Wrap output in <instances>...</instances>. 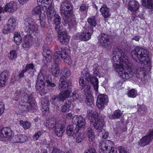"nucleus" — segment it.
I'll return each instance as SVG.
<instances>
[{"label":"nucleus","instance_id":"5701e85b","mask_svg":"<svg viewBox=\"0 0 153 153\" xmlns=\"http://www.w3.org/2000/svg\"><path fill=\"white\" fill-rule=\"evenodd\" d=\"M17 8V5L14 1H10L6 4L4 7L5 11L10 13L14 12Z\"/></svg>","mask_w":153,"mask_h":153},{"label":"nucleus","instance_id":"bf43d9fd","mask_svg":"<svg viewBox=\"0 0 153 153\" xmlns=\"http://www.w3.org/2000/svg\"><path fill=\"white\" fill-rule=\"evenodd\" d=\"M41 133L40 132H38L35 133L33 136V139L35 140H37L41 136Z\"/></svg>","mask_w":153,"mask_h":153},{"label":"nucleus","instance_id":"b1692460","mask_svg":"<svg viewBox=\"0 0 153 153\" xmlns=\"http://www.w3.org/2000/svg\"><path fill=\"white\" fill-rule=\"evenodd\" d=\"M22 46L26 50H28L32 44L33 38L30 36H26L24 37Z\"/></svg>","mask_w":153,"mask_h":153},{"label":"nucleus","instance_id":"37998d69","mask_svg":"<svg viewBox=\"0 0 153 153\" xmlns=\"http://www.w3.org/2000/svg\"><path fill=\"white\" fill-rule=\"evenodd\" d=\"M122 115L120 111H116L113 114H110L109 117L110 119H117L120 117Z\"/></svg>","mask_w":153,"mask_h":153},{"label":"nucleus","instance_id":"4c0bfd02","mask_svg":"<svg viewBox=\"0 0 153 153\" xmlns=\"http://www.w3.org/2000/svg\"><path fill=\"white\" fill-rule=\"evenodd\" d=\"M87 131L88 133V140L90 142H92L94 138V133L93 130L90 128L87 129Z\"/></svg>","mask_w":153,"mask_h":153},{"label":"nucleus","instance_id":"680f3d73","mask_svg":"<svg viewBox=\"0 0 153 153\" xmlns=\"http://www.w3.org/2000/svg\"><path fill=\"white\" fill-rule=\"evenodd\" d=\"M104 45H102V46H103L106 49L108 50L110 49L111 47V44L110 43H108L107 42H105L104 43Z\"/></svg>","mask_w":153,"mask_h":153},{"label":"nucleus","instance_id":"0e129e2a","mask_svg":"<svg viewBox=\"0 0 153 153\" xmlns=\"http://www.w3.org/2000/svg\"><path fill=\"white\" fill-rule=\"evenodd\" d=\"M108 136V133L106 131H103L102 133V138L103 139H105L107 138Z\"/></svg>","mask_w":153,"mask_h":153},{"label":"nucleus","instance_id":"3c124183","mask_svg":"<svg viewBox=\"0 0 153 153\" xmlns=\"http://www.w3.org/2000/svg\"><path fill=\"white\" fill-rule=\"evenodd\" d=\"M71 97L72 98L74 101H76L78 100L79 97L78 94L76 91H74L72 92Z\"/></svg>","mask_w":153,"mask_h":153},{"label":"nucleus","instance_id":"a878e982","mask_svg":"<svg viewBox=\"0 0 153 153\" xmlns=\"http://www.w3.org/2000/svg\"><path fill=\"white\" fill-rule=\"evenodd\" d=\"M139 7V3L135 0H130L128 3V10L131 12H134L138 10Z\"/></svg>","mask_w":153,"mask_h":153},{"label":"nucleus","instance_id":"338daca9","mask_svg":"<svg viewBox=\"0 0 153 153\" xmlns=\"http://www.w3.org/2000/svg\"><path fill=\"white\" fill-rule=\"evenodd\" d=\"M60 151H62V150L57 148H53L52 153H60Z\"/></svg>","mask_w":153,"mask_h":153},{"label":"nucleus","instance_id":"4be33fe9","mask_svg":"<svg viewBox=\"0 0 153 153\" xmlns=\"http://www.w3.org/2000/svg\"><path fill=\"white\" fill-rule=\"evenodd\" d=\"M84 94L85 95L86 99L85 102L88 105H91L93 103V97L91 94L90 90L85 88L83 92Z\"/></svg>","mask_w":153,"mask_h":153},{"label":"nucleus","instance_id":"7c9ffc66","mask_svg":"<svg viewBox=\"0 0 153 153\" xmlns=\"http://www.w3.org/2000/svg\"><path fill=\"white\" fill-rule=\"evenodd\" d=\"M71 17H70L69 21L67 23H65L64 20L63 22V24L65 26H67V28L69 29L72 27H76L77 25L76 20L74 19H71Z\"/></svg>","mask_w":153,"mask_h":153},{"label":"nucleus","instance_id":"0eeeda50","mask_svg":"<svg viewBox=\"0 0 153 153\" xmlns=\"http://www.w3.org/2000/svg\"><path fill=\"white\" fill-rule=\"evenodd\" d=\"M46 85L53 87H55L56 85L49 80L48 79H45L44 75L42 73H39L38 76L37 80L36 85V89L39 92H44L46 88Z\"/></svg>","mask_w":153,"mask_h":153},{"label":"nucleus","instance_id":"13d9d810","mask_svg":"<svg viewBox=\"0 0 153 153\" xmlns=\"http://www.w3.org/2000/svg\"><path fill=\"white\" fill-rule=\"evenodd\" d=\"M34 67V66L33 64H29L26 65L24 69L27 71L29 70L33 69Z\"/></svg>","mask_w":153,"mask_h":153},{"label":"nucleus","instance_id":"aec40b11","mask_svg":"<svg viewBox=\"0 0 153 153\" xmlns=\"http://www.w3.org/2000/svg\"><path fill=\"white\" fill-rule=\"evenodd\" d=\"M58 39L61 44L66 45L69 42V36L66 31L63 30L59 33Z\"/></svg>","mask_w":153,"mask_h":153},{"label":"nucleus","instance_id":"7ed1b4c3","mask_svg":"<svg viewBox=\"0 0 153 153\" xmlns=\"http://www.w3.org/2000/svg\"><path fill=\"white\" fill-rule=\"evenodd\" d=\"M88 114L91 126L94 128L98 132H102L105 124L103 120L105 117L100 114H98L97 112L92 111H89Z\"/></svg>","mask_w":153,"mask_h":153},{"label":"nucleus","instance_id":"cd10ccee","mask_svg":"<svg viewBox=\"0 0 153 153\" xmlns=\"http://www.w3.org/2000/svg\"><path fill=\"white\" fill-rule=\"evenodd\" d=\"M100 11L102 15L104 17L107 18L111 15L109 12L110 9L105 4H103L100 9Z\"/></svg>","mask_w":153,"mask_h":153},{"label":"nucleus","instance_id":"a19ab883","mask_svg":"<svg viewBox=\"0 0 153 153\" xmlns=\"http://www.w3.org/2000/svg\"><path fill=\"white\" fill-rule=\"evenodd\" d=\"M14 40L17 45H20L22 42V38L20 34L16 33L14 34Z\"/></svg>","mask_w":153,"mask_h":153},{"label":"nucleus","instance_id":"774afa93","mask_svg":"<svg viewBox=\"0 0 153 153\" xmlns=\"http://www.w3.org/2000/svg\"><path fill=\"white\" fill-rule=\"evenodd\" d=\"M29 0H18L19 3L22 4L23 5L24 4L26 3Z\"/></svg>","mask_w":153,"mask_h":153},{"label":"nucleus","instance_id":"2eb2a0df","mask_svg":"<svg viewBox=\"0 0 153 153\" xmlns=\"http://www.w3.org/2000/svg\"><path fill=\"white\" fill-rule=\"evenodd\" d=\"M93 32L91 28L86 27L82 32L79 34L78 37L80 40L87 41L90 39Z\"/></svg>","mask_w":153,"mask_h":153},{"label":"nucleus","instance_id":"052dcab7","mask_svg":"<svg viewBox=\"0 0 153 153\" xmlns=\"http://www.w3.org/2000/svg\"><path fill=\"white\" fill-rule=\"evenodd\" d=\"M84 153H97V152L94 149L91 148L86 150Z\"/></svg>","mask_w":153,"mask_h":153},{"label":"nucleus","instance_id":"473e14b6","mask_svg":"<svg viewBox=\"0 0 153 153\" xmlns=\"http://www.w3.org/2000/svg\"><path fill=\"white\" fill-rule=\"evenodd\" d=\"M78 130V129L77 130H74L73 136L75 139L76 142L79 143L81 142L83 140V137L82 134L77 131Z\"/></svg>","mask_w":153,"mask_h":153},{"label":"nucleus","instance_id":"e433bc0d","mask_svg":"<svg viewBox=\"0 0 153 153\" xmlns=\"http://www.w3.org/2000/svg\"><path fill=\"white\" fill-rule=\"evenodd\" d=\"M42 109L45 111H48L49 110V102L47 99H44L41 102Z\"/></svg>","mask_w":153,"mask_h":153},{"label":"nucleus","instance_id":"ea45409f","mask_svg":"<svg viewBox=\"0 0 153 153\" xmlns=\"http://www.w3.org/2000/svg\"><path fill=\"white\" fill-rule=\"evenodd\" d=\"M74 126L73 125H68L66 128V132L68 136L73 135L74 133Z\"/></svg>","mask_w":153,"mask_h":153},{"label":"nucleus","instance_id":"c756f323","mask_svg":"<svg viewBox=\"0 0 153 153\" xmlns=\"http://www.w3.org/2000/svg\"><path fill=\"white\" fill-rule=\"evenodd\" d=\"M71 101L70 98L66 100L64 104L61 107V111L62 112H66L69 111L70 108L71 106Z\"/></svg>","mask_w":153,"mask_h":153},{"label":"nucleus","instance_id":"09e8293b","mask_svg":"<svg viewBox=\"0 0 153 153\" xmlns=\"http://www.w3.org/2000/svg\"><path fill=\"white\" fill-rule=\"evenodd\" d=\"M99 66L97 64H95L94 66L93 70L94 71V74L96 76H100V73L98 69Z\"/></svg>","mask_w":153,"mask_h":153},{"label":"nucleus","instance_id":"39448f33","mask_svg":"<svg viewBox=\"0 0 153 153\" xmlns=\"http://www.w3.org/2000/svg\"><path fill=\"white\" fill-rule=\"evenodd\" d=\"M70 73L69 69L68 68H65L62 69L59 74L60 77L58 88L59 90L67 89L69 88L71 90V82L67 79L70 76Z\"/></svg>","mask_w":153,"mask_h":153},{"label":"nucleus","instance_id":"20e7f679","mask_svg":"<svg viewBox=\"0 0 153 153\" xmlns=\"http://www.w3.org/2000/svg\"><path fill=\"white\" fill-rule=\"evenodd\" d=\"M85 77H81L79 81V82L80 85L82 87V89L84 88L87 82L88 83L87 87L86 88L90 90L91 85V84L92 85L94 91L97 92L98 88V79L94 76H91L89 73L87 72L85 73Z\"/></svg>","mask_w":153,"mask_h":153},{"label":"nucleus","instance_id":"dca6fc26","mask_svg":"<svg viewBox=\"0 0 153 153\" xmlns=\"http://www.w3.org/2000/svg\"><path fill=\"white\" fill-rule=\"evenodd\" d=\"M108 96L104 94L99 95L97 97V105L100 109H103L108 102Z\"/></svg>","mask_w":153,"mask_h":153},{"label":"nucleus","instance_id":"e2e57ef3","mask_svg":"<svg viewBox=\"0 0 153 153\" xmlns=\"http://www.w3.org/2000/svg\"><path fill=\"white\" fill-rule=\"evenodd\" d=\"M60 24H56V26L55 27V30L58 31V34L61 31H62L61 27L59 25Z\"/></svg>","mask_w":153,"mask_h":153},{"label":"nucleus","instance_id":"f03ea898","mask_svg":"<svg viewBox=\"0 0 153 153\" xmlns=\"http://www.w3.org/2000/svg\"><path fill=\"white\" fill-rule=\"evenodd\" d=\"M132 57L136 62L143 64L144 67L138 68L135 73L136 76L139 77L141 75L148 74L151 68V62L148 51L139 46L134 48L131 52Z\"/></svg>","mask_w":153,"mask_h":153},{"label":"nucleus","instance_id":"4468645a","mask_svg":"<svg viewBox=\"0 0 153 153\" xmlns=\"http://www.w3.org/2000/svg\"><path fill=\"white\" fill-rule=\"evenodd\" d=\"M153 139V129L150 130L146 135L143 137L138 143L140 146H144L149 144Z\"/></svg>","mask_w":153,"mask_h":153},{"label":"nucleus","instance_id":"a18cd8bd","mask_svg":"<svg viewBox=\"0 0 153 153\" xmlns=\"http://www.w3.org/2000/svg\"><path fill=\"white\" fill-rule=\"evenodd\" d=\"M52 0H37V1L38 4L39 5H45H45L47 4L48 5L49 3H51Z\"/></svg>","mask_w":153,"mask_h":153},{"label":"nucleus","instance_id":"f3484780","mask_svg":"<svg viewBox=\"0 0 153 153\" xmlns=\"http://www.w3.org/2000/svg\"><path fill=\"white\" fill-rule=\"evenodd\" d=\"M16 26L15 19L13 18H10L8 21L7 25L3 30V33L6 34L13 31Z\"/></svg>","mask_w":153,"mask_h":153},{"label":"nucleus","instance_id":"49530a36","mask_svg":"<svg viewBox=\"0 0 153 153\" xmlns=\"http://www.w3.org/2000/svg\"><path fill=\"white\" fill-rule=\"evenodd\" d=\"M79 7V10L80 12H82L84 11L86 13L87 12L88 7L86 6V4H82Z\"/></svg>","mask_w":153,"mask_h":153},{"label":"nucleus","instance_id":"f704fd0d","mask_svg":"<svg viewBox=\"0 0 153 153\" xmlns=\"http://www.w3.org/2000/svg\"><path fill=\"white\" fill-rule=\"evenodd\" d=\"M109 36L106 34H101L99 36V41L100 42L101 45H104V43L109 41Z\"/></svg>","mask_w":153,"mask_h":153},{"label":"nucleus","instance_id":"864d4df0","mask_svg":"<svg viewBox=\"0 0 153 153\" xmlns=\"http://www.w3.org/2000/svg\"><path fill=\"white\" fill-rule=\"evenodd\" d=\"M19 138L21 143L25 142L27 140V137L25 135L19 134Z\"/></svg>","mask_w":153,"mask_h":153},{"label":"nucleus","instance_id":"423d86ee","mask_svg":"<svg viewBox=\"0 0 153 153\" xmlns=\"http://www.w3.org/2000/svg\"><path fill=\"white\" fill-rule=\"evenodd\" d=\"M73 9V5L69 1L65 0L61 4V14L65 23L68 22L70 17L72 15Z\"/></svg>","mask_w":153,"mask_h":153},{"label":"nucleus","instance_id":"393cba45","mask_svg":"<svg viewBox=\"0 0 153 153\" xmlns=\"http://www.w3.org/2000/svg\"><path fill=\"white\" fill-rule=\"evenodd\" d=\"M65 130V126L62 124L58 123L55 128L54 131L55 134L58 137L62 135Z\"/></svg>","mask_w":153,"mask_h":153},{"label":"nucleus","instance_id":"79ce46f5","mask_svg":"<svg viewBox=\"0 0 153 153\" xmlns=\"http://www.w3.org/2000/svg\"><path fill=\"white\" fill-rule=\"evenodd\" d=\"M20 125L25 129L29 128L31 126L30 123L27 121H24L22 120H21L20 121Z\"/></svg>","mask_w":153,"mask_h":153},{"label":"nucleus","instance_id":"8fccbe9b","mask_svg":"<svg viewBox=\"0 0 153 153\" xmlns=\"http://www.w3.org/2000/svg\"><path fill=\"white\" fill-rule=\"evenodd\" d=\"M9 54V57L10 59L13 60L16 58L17 53L16 51L13 50L10 51Z\"/></svg>","mask_w":153,"mask_h":153},{"label":"nucleus","instance_id":"2f4dec72","mask_svg":"<svg viewBox=\"0 0 153 153\" xmlns=\"http://www.w3.org/2000/svg\"><path fill=\"white\" fill-rule=\"evenodd\" d=\"M52 52L50 50L45 49H44L42 53L43 55L45 57L46 60L47 62H50L52 59L51 55Z\"/></svg>","mask_w":153,"mask_h":153},{"label":"nucleus","instance_id":"5fc2aeb1","mask_svg":"<svg viewBox=\"0 0 153 153\" xmlns=\"http://www.w3.org/2000/svg\"><path fill=\"white\" fill-rule=\"evenodd\" d=\"M117 149L119 153H128L125 148L122 146L118 147L117 148Z\"/></svg>","mask_w":153,"mask_h":153},{"label":"nucleus","instance_id":"603ef678","mask_svg":"<svg viewBox=\"0 0 153 153\" xmlns=\"http://www.w3.org/2000/svg\"><path fill=\"white\" fill-rule=\"evenodd\" d=\"M54 22L55 24H60L61 22V17L58 14L56 15L54 17Z\"/></svg>","mask_w":153,"mask_h":153},{"label":"nucleus","instance_id":"4d7b16f0","mask_svg":"<svg viewBox=\"0 0 153 153\" xmlns=\"http://www.w3.org/2000/svg\"><path fill=\"white\" fill-rule=\"evenodd\" d=\"M4 105L2 102H0V116L4 112Z\"/></svg>","mask_w":153,"mask_h":153},{"label":"nucleus","instance_id":"c85d7f7f","mask_svg":"<svg viewBox=\"0 0 153 153\" xmlns=\"http://www.w3.org/2000/svg\"><path fill=\"white\" fill-rule=\"evenodd\" d=\"M56 119L54 118H48L46 121L45 125L48 128H53L57 125Z\"/></svg>","mask_w":153,"mask_h":153},{"label":"nucleus","instance_id":"6ab92c4d","mask_svg":"<svg viewBox=\"0 0 153 153\" xmlns=\"http://www.w3.org/2000/svg\"><path fill=\"white\" fill-rule=\"evenodd\" d=\"M13 132L8 127H4L0 130V137L9 139L13 135Z\"/></svg>","mask_w":153,"mask_h":153},{"label":"nucleus","instance_id":"bb28decb","mask_svg":"<svg viewBox=\"0 0 153 153\" xmlns=\"http://www.w3.org/2000/svg\"><path fill=\"white\" fill-rule=\"evenodd\" d=\"M142 5L146 9H148L149 12L153 10V0H142Z\"/></svg>","mask_w":153,"mask_h":153},{"label":"nucleus","instance_id":"6e6d98bb","mask_svg":"<svg viewBox=\"0 0 153 153\" xmlns=\"http://www.w3.org/2000/svg\"><path fill=\"white\" fill-rule=\"evenodd\" d=\"M40 22L41 27L45 28V27L46 22L45 19L43 18H40Z\"/></svg>","mask_w":153,"mask_h":153},{"label":"nucleus","instance_id":"f257e3e1","mask_svg":"<svg viewBox=\"0 0 153 153\" xmlns=\"http://www.w3.org/2000/svg\"><path fill=\"white\" fill-rule=\"evenodd\" d=\"M113 67L118 74L126 79H128L132 74L131 63L128 62L127 57L124 56L121 49L118 48L113 49Z\"/></svg>","mask_w":153,"mask_h":153},{"label":"nucleus","instance_id":"a211bd4d","mask_svg":"<svg viewBox=\"0 0 153 153\" xmlns=\"http://www.w3.org/2000/svg\"><path fill=\"white\" fill-rule=\"evenodd\" d=\"M43 10L46 13L48 22L53 17H55L56 15H57L56 11L52 9L51 6L50 5H44Z\"/></svg>","mask_w":153,"mask_h":153},{"label":"nucleus","instance_id":"9d476101","mask_svg":"<svg viewBox=\"0 0 153 153\" xmlns=\"http://www.w3.org/2000/svg\"><path fill=\"white\" fill-rule=\"evenodd\" d=\"M113 142L109 140H106L105 142H101L99 145L100 153H117L114 151Z\"/></svg>","mask_w":153,"mask_h":153},{"label":"nucleus","instance_id":"c9c22d12","mask_svg":"<svg viewBox=\"0 0 153 153\" xmlns=\"http://www.w3.org/2000/svg\"><path fill=\"white\" fill-rule=\"evenodd\" d=\"M87 21L89 24V26L87 27L91 28L92 29V30H93L94 28L97 25L95 17L93 16L88 18Z\"/></svg>","mask_w":153,"mask_h":153},{"label":"nucleus","instance_id":"58836bf2","mask_svg":"<svg viewBox=\"0 0 153 153\" xmlns=\"http://www.w3.org/2000/svg\"><path fill=\"white\" fill-rule=\"evenodd\" d=\"M43 6H36L32 11V14L33 15L38 14L39 15L41 13L42 10H43Z\"/></svg>","mask_w":153,"mask_h":153},{"label":"nucleus","instance_id":"412c9836","mask_svg":"<svg viewBox=\"0 0 153 153\" xmlns=\"http://www.w3.org/2000/svg\"><path fill=\"white\" fill-rule=\"evenodd\" d=\"M73 123L80 128H84L85 125V121L82 117L79 116H74L72 119Z\"/></svg>","mask_w":153,"mask_h":153},{"label":"nucleus","instance_id":"ddd939ff","mask_svg":"<svg viewBox=\"0 0 153 153\" xmlns=\"http://www.w3.org/2000/svg\"><path fill=\"white\" fill-rule=\"evenodd\" d=\"M57 51H56L54 53V55L57 54V56L59 57L61 56L62 59H63L64 61L68 64L71 65L72 63V61L70 57L67 55L66 50L63 48H61L58 47Z\"/></svg>","mask_w":153,"mask_h":153},{"label":"nucleus","instance_id":"6e6552de","mask_svg":"<svg viewBox=\"0 0 153 153\" xmlns=\"http://www.w3.org/2000/svg\"><path fill=\"white\" fill-rule=\"evenodd\" d=\"M59 90L61 92L59 94L53 96L50 100V102L52 104L59 107L60 104V102H63L68 98L72 91L70 88L67 89Z\"/></svg>","mask_w":153,"mask_h":153},{"label":"nucleus","instance_id":"69168bd1","mask_svg":"<svg viewBox=\"0 0 153 153\" xmlns=\"http://www.w3.org/2000/svg\"><path fill=\"white\" fill-rule=\"evenodd\" d=\"M26 71L24 69L22 70L21 72L19 74V78H21L22 77L25 76L24 74L26 72Z\"/></svg>","mask_w":153,"mask_h":153},{"label":"nucleus","instance_id":"f8f14e48","mask_svg":"<svg viewBox=\"0 0 153 153\" xmlns=\"http://www.w3.org/2000/svg\"><path fill=\"white\" fill-rule=\"evenodd\" d=\"M53 58L54 63L52 65L51 71L54 76L57 77L58 76L60 73L59 65L62 60V58L61 55L58 57L57 54L54 56Z\"/></svg>","mask_w":153,"mask_h":153},{"label":"nucleus","instance_id":"9b49d317","mask_svg":"<svg viewBox=\"0 0 153 153\" xmlns=\"http://www.w3.org/2000/svg\"><path fill=\"white\" fill-rule=\"evenodd\" d=\"M25 31L30 34L38 31V26L36 24L32 22L29 18L25 19L24 22Z\"/></svg>","mask_w":153,"mask_h":153},{"label":"nucleus","instance_id":"72a5a7b5","mask_svg":"<svg viewBox=\"0 0 153 153\" xmlns=\"http://www.w3.org/2000/svg\"><path fill=\"white\" fill-rule=\"evenodd\" d=\"M8 74L7 73L3 72L0 75V86L3 87L7 80Z\"/></svg>","mask_w":153,"mask_h":153},{"label":"nucleus","instance_id":"1a4fd4ad","mask_svg":"<svg viewBox=\"0 0 153 153\" xmlns=\"http://www.w3.org/2000/svg\"><path fill=\"white\" fill-rule=\"evenodd\" d=\"M33 94L32 93L30 95L26 94L22 98L21 104L24 110L28 111L36 106V101L33 98Z\"/></svg>","mask_w":153,"mask_h":153},{"label":"nucleus","instance_id":"de8ad7c7","mask_svg":"<svg viewBox=\"0 0 153 153\" xmlns=\"http://www.w3.org/2000/svg\"><path fill=\"white\" fill-rule=\"evenodd\" d=\"M10 140L13 143H20L19 135H16L15 136H12L10 138Z\"/></svg>","mask_w":153,"mask_h":153},{"label":"nucleus","instance_id":"c03bdc74","mask_svg":"<svg viewBox=\"0 0 153 153\" xmlns=\"http://www.w3.org/2000/svg\"><path fill=\"white\" fill-rule=\"evenodd\" d=\"M127 94L129 97L133 98L135 97L137 95L136 91L133 89L129 90Z\"/></svg>","mask_w":153,"mask_h":153}]
</instances>
